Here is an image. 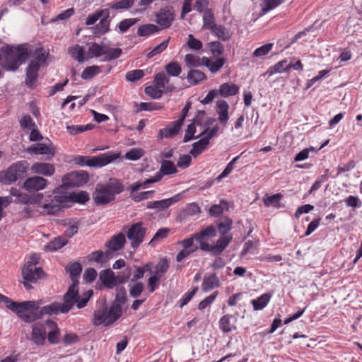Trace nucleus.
<instances>
[{
	"label": "nucleus",
	"instance_id": "052dcab7",
	"mask_svg": "<svg viewBox=\"0 0 362 362\" xmlns=\"http://www.w3.org/2000/svg\"><path fill=\"white\" fill-rule=\"evenodd\" d=\"M231 315H223L219 320V327L224 333L230 332L233 330V326L230 324Z\"/></svg>",
	"mask_w": 362,
	"mask_h": 362
},
{
	"label": "nucleus",
	"instance_id": "2eb2a0df",
	"mask_svg": "<svg viewBox=\"0 0 362 362\" xmlns=\"http://www.w3.org/2000/svg\"><path fill=\"white\" fill-rule=\"evenodd\" d=\"M49 182L40 176H33L28 177L23 183L25 189L29 193H37L47 187Z\"/></svg>",
	"mask_w": 362,
	"mask_h": 362
},
{
	"label": "nucleus",
	"instance_id": "f257e3e1",
	"mask_svg": "<svg viewBox=\"0 0 362 362\" xmlns=\"http://www.w3.org/2000/svg\"><path fill=\"white\" fill-rule=\"evenodd\" d=\"M75 285L69 288L64 295V303L54 302L49 305L43 306L40 310L35 309V313L24 316V322H31L37 319L42 317L45 315H57L59 313H67L76 304L78 309L84 308L90 297L93 295V290H88L83 293L81 299L76 298V291L74 290Z\"/></svg>",
	"mask_w": 362,
	"mask_h": 362
},
{
	"label": "nucleus",
	"instance_id": "603ef678",
	"mask_svg": "<svg viewBox=\"0 0 362 362\" xmlns=\"http://www.w3.org/2000/svg\"><path fill=\"white\" fill-rule=\"evenodd\" d=\"M286 0H263L262 4V12L263 14L276 8L284 4Z\"/></svg>",
	"mask_w": 362,
	"mask_h": 362
},
{
	"label": "nucleus",
	"instance_id": "4468645a",
	"mask_svg": "<svg viewBox=\"0 0 362 362\" xmlns=\"http://www.w3.org/2000/svg\"><path fill=\"white\" fill-rule=\"evenodd\" d=\"M232 240L230 235H221L217 240L216 245L204 244L202 247V250L211 252L214 256H219L224 250L228 247Z\"/></svg>",
	"mask_w": 362,
	"mask_h": 362
},
{
	"label": "nucleus",
	"instance_id": "4c0bfd02",
	"mask_svg": "<svg viewBox=\"0 0 362 362\" xmlns=\"http://www.w3.org/2000/svg\"><path fill=\"white\" fill-rule=\"evenodd\" d=\"M211 33L222 41H227L231 37L230 31L221 25H216L214 26L211 30Z\"/></svg>",
	"mask_w": 362,
	"mask_h": 362
},
{
	"label": "nucleus",
	"instance_id": "a211bd4d",
	"mask_svg": "<svg viewBox=\"0 0 362 362\" xmlns=\"http://www.w3.org/2000/svg\"><path fill=\"white\" fill-rule=\"evenodd\" d=\"M217 234L216 228L214 225H210L206 228L201 230L199 232L194 234L195 241L199 244V248L202 250V247L204 244H208L206 240L215 237Z\"/></svg>",
	"mask_w": 362,
	"mask_h": 362
},
{
	"label": "nucleus",
	"instance_id": "58836bf2",
	"mask_svg": "<svg viewBox=\"0 0 362 362\" xmlns=\"http://www.w3.org/2000/svg\"><path fill=\"white\" fill-rule=\"evenodd\" d=\"M110 21L108 18H102L99 23L92 28L93 33L95 36H100L107 33L110 30Z\"/></svg>",
	"mask_w": 362,
	"mask_h": 362
},
{
	"label": "nucleus",
	"instance_id": "4be33fe9",
	"mask_svg": "<svg viewBox=\"0 0 362 362\" xmlns=\"http://www.w3.org/2000/svg\"><path fill=\"white\" fill-rule=\"evenodd\" d=\"M69 272L70 274V277L73 281L72 284L69 287L71 288L73 286L75 285V289L76 291V298L78 299H81V296L79 294L78 292V278L80 276L81 272H82V266L78 262H74L70 264L69 267Z\"/></svg>",
	"mask_w": 362,
	"mask_h": 362
},
{
	"label": "nucleus",
	"instance_id": "cd10ccee",
	"mask_svg": "<svg viewBox=\"0 0 362 362\" xmlns=\"http://www.w3.org/2000/svg\"><path fill=\"white\" fill-rule=\"evenodd\" d=\"M238 91L239 87L232 83H223L219 86L218 90H217L218 95L223 98L235 95Z\"/></svg>",
	"mask_w": 362,
	"mask_h": 362
},
{
	"label": "nucleus",
	"instance_id": "8fccbe9b",
	"mask_svg": "<svg viewBox=\"0 0 362 362\" xmlns=\"http://www.w3.org/2000/svg\"><path fill=\"white\" fill-rule=\"evenodd\" d=\"M233 221L228 217L222 218L217 225V229L222 235H227V233L231 229Z\"/></svg>",
	"mask_w": 362,
	"mask_h": 362
},
{
	"label": "nucleus",
	"instance_id": "c85d7f7f",
	"mask_svg": "<svg viewBox=\"0 0 362 362\" xmlns=\"http://www.w3.org/2000/svg\"><path fill=\"white\" fill-rule=\"evenodd\" d=\"M203 63L211 73L218 72L224 65L226 59L224 58H218L214 61H211L206 57H202Z\"/></svg>",
	"mask_w": 362,
	"mask_h": 362
},
{
	"label": "nucleus",
	"instance_id": "338daca9",
	"mask_svg": "<svg viewBox=\"0 0 362 362\" xmlns=\"http://www.w3.org/2000/svg\"><path fill=\"white\" fill-rule=\"evenodd\" d=\"M20 126L23 130L31 129L36 127V124L32 117L29 115L23 116L20 120Z\"/></svg>",
	"mask_w": 362,
	"mask_h": 362
},
{
	"label": "nucleus",
	"instance_id": "13d9d810",
	"mask_svg": "<svg viewBox=\"0 0 362 362\" xmlns=\"http://www.w3.org/2000/svg\"><path fill=\"white\" fill-rule=\"evenodd\" d=\"M170 40V37H169L168 39L163 40L161 43L156 46L151 51L147 53V58L151 59L153 57L162 53L168 47Z\"/></svg>",
	"mask_w": 362,
	"mask_h": 362
},
{
	"label": "nucleus",
	"instance_id": "7c9ffc66",
	"mask_svg": "<svg viewBox=\"0 0 362 362\" xmlns=\"http://www.w3.org/2000/svg\"><path fill=\"white\" fill-rule=\"evenodd\" d=\"M272 296V293H263L256 299H252L250 303L253 306V309L255 310H263L270 301Z\"/></svg>",
	"mask_w": 362,
	"mask_h": 362
},
{
	"label": "nucleus",
	"instance_id": "423d86ee",
	"mask_svg": "<svg viewBox=\"0 0 362 362\" xmlns=\"http://www.w3.org/2000/svg\"><path fill=\"white\" fill-rule=\"evenodd\" d=\"M122 309H118L111 304L108 308L105 303L96 309L93 314V325L99 326L103 325L108 326L116 322L122 315Z\"/></svg>",
	"mask_w": 362,
	"mask_h": 362
},
{
	"label": "nucleus",
	"instance_id": "ea45409f",
	"mask_svg": "<svg viewBox=\"0 0 362 362\" xmlns=\"http://www.w3.org/2000/svg\"><path fill=\"white\" fill-rule=\"evenodd\" d=\"M105 46L104 44H98L96 42H92L88 47V57L89 58H98L105 54Z\"/></svg>",
	"mask_w": 362,
	"mask_h": 362
},
{
	"label": "nucleus",
	"instance_id": "412c9836",
	"mask_svg": "<svg viewBox=\"0 0 362 362\" xmlns=\"http://www.w3.org/2000/svg\"><path fill=\"white\" fill-rule=\"evenodd\" d=\"M32 173L42 175L46 177H50L55 173L54 165L48 163L36 162L33 163L30 168Z\"/></svg>",
	"mask_w": 362,
	"mask_h": 362
},
{
	"label": "nucleus",
	"instance_id": "09e8293b",
	"mask_svg": "<svg viewBox=\"0 0 362 362\" xmlns=\"http://www.w3.org/2000/svg\"><path fill=\"white\" fill-rule=\"evenodd\" d=\"M111 252L106 250L103 252L101 250L95 251L90 255V260L97 263H105L110 258Z\"/></svg>",
	"mask_w": 362,
	"mask_h": 362
},
{
	"label": "nucleus",
	"instance_id": "c756f323",
	"mask_svg": "<svg viewBox=\"0 0 362 362\" xmlns=\"http://www.w3.org/2000/svg\"><path fill=\"white\" fill-rule=\"evenodd\" d=\"M27 151L28 153H31L33 154H41V155H51L52 156H54V152L53 149L47 146L45 144L38 143L33 145L30 148L27 149Z\"/></svg>",
	"mask_w": 362,
	"mask_h": 362
},
{
	"label": "nucleus",
	"instance_id": "1a4fd4ad",
	"mask_svg": "<svg viewBox=\"0 0 362 362\" xmlns=\"http://www.w3.org/2000/svg\"><path fill=\"white\" fill-rule=\"evenodd\" d=\"M218 131V127L217 125L211 129H206L199 134V136H203V137L192 144V148L189 151V153L194 157H197L200 155L206 149L210 140L217 134Z\"/></svg>",
	"mask_w": 362,
	"mask_h": 362
},
{
	"label": "nucleus",
	"instance_id": "20e7f679",
	"mask_svg": "<svg viewBox=\"0 0 362 362\" xmlns=\"http://www.w3.org/2000/svg\"><path fill=\"white\" fill-rule=\"evenodd\" d=\"M0 50L6 55L7 71H16L30 56L28 49L23 45L17 46L7 45L1 47Z\"/></svg>",
	"mask_w": 362,
	"mask_h": 362
},
{
	"label": "nucleus",
	"instance_id": "f03ea898",
	"mask_svg": "<svg viewBox=\"0 0 362 362\" xmlns=\"http://www.w3.org/2000/svg\"><path fill=\"white\" fill-rule=\"evenodd\" d=\"M124 190V187L121 180L111 177L105 182L97 184L92 197L97 206H104L114 202L117 195Z\"/></svg>",
	"mask_w": 362,
	"mask_h": 362
},
{
	"label": "nucleus",
	"instance_id": "6e6d98bb",
	"mask_svg": "<svg viewBox=\"0 0 362 362\" xmlns=\"http://www.w3.org/2000/svg\"><path fill=\"white\" fill-rule=\"evenodd\" d=\"M177 172L176 167L172 161L163 160L161 162L160 170L158 173L161 175H171Z\"/></svg>",
	"mask_w": 362,
	"mask_h": 362
},
{
	"label": "nucleus",
	"instance_id": "6ab92c4d",
	"mask_svg": "<svg viewBox=\"0 0 362 362\" xmlns=\"http://www.w3.org/2000/svg\"><path fill=\"white\" fill-rule=\"evenodd\" d=\"M46 325L35 323L33 325L31 340L37 345H43L46 339Z\"/></svg>",
	"mask_w": 362,
	"mask_h": 362
},
{
	"label": "nucleus",
	"instance_id": "c03bdc74",
	"mask_svg": "<svg viewBox=\"0 0 362 362\" xmlns=\"http://www.w3.org/2000/svg\"><path fill=\"white\" fill-rule=\"evenodd\" d=\"M169 78L163 72L158 73L154 76L155 85L160 90H165L166 91L171 90L170 88L166 86L169 83Z\"/></svg>",
	"mask_w": 362,
	"mask_h": 362
},
{
	"label": "nucleus",
	"instance_id": "4d7b16f0",
	"mask_svg": "<svg viewBox=\"0 0 362 362\" xmlns=\"http://www.w3.org/2000/svg\"><path fill=\"white\" fill-rule=\"evenodd\" d=\"M240 156H238L233 158L226 165L223 172L216 178L217 182L221 181L223 178L228 176L234 169V164L238 161L240 158Z\"/></svg>",
	"mask_w": 362,
	"mask_h": 362
},
{
	"label": "nucleus",
	"instance_id": "a18cd8bd",
	"mask_svg": "<svg viewBox=\"0 0 362 362\" xmlns=\"http://www.w3.org/2000/svg\"><path fill=\"white\" fill-rule=\"evenodd\" d=\"M110 11L108 9H102L97 11L96 13L89 15L86 19V24L87 25H91L95 24L100 18H109Z\"/></svg>",
	"mask_w": 362,
	"mask_h": 362
},
{
	"label": "nucleus",
	"instance_id": "f3484780",
	"mask_svg": "<svg viewBox=\"0 0 362 362\" xmlns=\"http://www.w3.org/2000/svg\"><path fill=\"white\" fill-rule=\"evenodd\" d=\"M230 106L227 101L224 100H218L216 103L215 110L218 115V121L219 123L225 127L229 120Z\"/></svg>",
	"mask_w": 362,
	"mask_h": 362
},
{
	"label": "nucleus",
	"instance_id": "774afa93",
	"mask_svg": "<svg viewBox=\"0 0 362 362\" xmlns=\"http://www.w3.org/2000/svg\"><path fill=\"white\" fill-rule=\"evenodd\" d=\"M129 295L134 298H138L144 289V284L142 282H135L132 286L129 285Z\"/></svg>",
	"mask_w": 362,
	"mask_h": 362
},
{
	"label": "nucleus",
	"instance_id": "7ed1b4c3",
	"mask_svg": "<svg viewBox=\"0 0 362 362\" xmlns=\"http://www.w3.org/2000/svg\"><path fill=\"white\" fill-rule=\"evenodd\" d=\"M63 189L62 186L57 187L54 189L52 194L49 192H41L42 198L36 205L42 208L47 214L57 213L62 207L67 206L65 195L62 193Z\"/></svg>",
	"mask_w": 362,
	"mask_h": 362
},
{
	"label": "nucleus",
	"instance_id": "aec40b11",
	"mask_svg": "<svg viewBox=\"0 0 362 362\" xmlns=\"http://www.w3.org/2000/svg\"><path fill=\"white\" fill-rule=\"evenodd\" d=\"M99 279L104 286L108 289H112L117 286L116 274L110 269L100 271L99 273Z\"/></svg>",
	"mask_w": 362,
	"mask_h": 362
},
{
	"label": "nucleus",
	"instance_id": "9d476101",
	"mask_svg": "<svg viewBox=\"0 0 362 362\" xmlns=\"http://www.w3.org/2000/svg\"><path fill=\"white\" fill-rule=\"evenodd\" d=\"M38 257L33 255L25 264L22 269V275L24 281L35 282L40 279L44 272L42 268L37 267Z\"/></svg>",
	"mask_w": 362,
	"mask_h": 362
},
{
	"label": "nucleus",
	"instance_id": "5701e85b",
	"mask_svg": "<svg viewBox=\"0 0 362 362\" xmlns=\"http://www.w3.org/2000/svg\"><path fill=\"white\" fill-rule=\"evenodd\" d=\"M67 206L72 203L85 204L90 199L89 194L86 191L75 192L70 194L64 193Z\"/></svg>",
	"mask_w": 362,
	"mask_h": 362
},
{
	"label": "nucleus",
	"instance_id": "5fc2aeb1",
	"mask_svg": "<svg viewBox=\"0 0 362 362\" xmlns=\"http://www.w3.org/2000/svg\"><path fill=\"white\" fill-rule=\"evenodd\" d=\"M94 125L92 124H88L86 125H68L66 129L68 132L71 135H76L79 133H82L93 128Z\"/></svg>",
	"mask_w": 362,
	"mask_h": 362
},
{
	"label": "nucleus",
	"instance_id": "79ce46f5",
	"mask_svg": "<svg viewBox=\"0 0 362 362\" xmlns=\"http://www.w3.org/2000/svg\"><path fill=\"white\" fill-rule=\"evenodd\" d=\"M184 60L186 66L191 69L204 65L202 57L193 54H187Z\"/></svg>",
	"mask_w": 362,
	"mask_h": 362
},
{
	"label": "nucleus",
	"instance_id": "a878e982",
	"mask_svg": "<svg viewBox=\"0 0 362 362\" xmlns=\"http://www.w3.org/2000/svg\"><path fill=\"white\" fill-rule=\"evenodd\" d=\"M46 327L49 329L47 334H46L48 341L52 344H58L59 341L60 331L57 323L52 320H47Z\"/></svg>",
	"mask_w": 362,
	"mask_h": 362
},
{
	"label": "nucleus",
	"instance_id": "a19ab883",
	"mask_svg": "<svg viewBox=\"0 0 362 362\" xmlns=\"http://www.w3.org/2000/svg\"><path fill=\"white\" fill-rule=\"evenodd\" d=\"M291 69V65L286 59L277 62L274 66L268 69L267 74L270 76L274 74L287 72Z\"/></svg>",
	"mask_w": 362,
	"mask_h": 362
},
{
	"label": "nucleus",
	"instance_id": "864d4df0",
	"mask_svg": "<svg viewBox=\"0 0 362 362\" xmlns=\"http://www.w3.org/2000/svg\"><path fill=\"white\" fill-rule=\"evenodd\" d=\"M165 70L168 76L177 77L182 72V68L180 65L176 62H170L165 66Z\"/></svg>",
	"mask_w": 362,
	"mask_h": 362
},
{
	"label": "nucleus",
	"instance_id": "39448f33",
	"mask_svg": "<svg viewBox=\"0 0 362 362\" xmlns=\"http://www.w3.org/2000/svg\"><path fill=\"white\" fill-rule=\"evenodd\" d=\"M119 153L108 151L92 157L76 156L73 159V161L75 164L80 166L102 168L119 158Z\"/></svg>",
	"mask_w": 362,
	"mask_h": 362
},
{
	"label": "nucleus",
	"instance_id": "9b49d317",
	"mask_svg": "<svg viewBox=\"0 0 362 362\" xmlns=\"http://www.w3.org/2000/svg\"><path fill=\"white\" fill-rule=\"evenodd\" d=\"M146 228L142 221L132 224L127 231V237L132 248H137L144 240Z\"/></svg>",
	"mask_w": 362,
	"mask_h": 362
},
{
	"label": "nucleus",
	"instance_id": "0e129e2a",
	"mask_svg": "<svg viewBox=\"0 0 362 362\" xmlns=\"http://www.w3.org/2000/svg\"><path fill=\"white\" fill-rule=\"evenodd\" d=\"M136 22L137 20L136 18H126L119 22L117 27L119 30L120 33H124Z\"/></svg>",
	"mask_w": 362,
	"mask_h": 362
},
{
	"label": "nucleus",
	"instance_id": "e433bc0d",
	"mask_svg": "<svg viewBox=\"0 0 362 362\" xmlns=\"http://www.w3.org/2000/svg\"><path fill=\"white\" fill-rule=\"evenodd\" d=\"M216 25L212 10L206 8L203 12V29L211 30Z\"/></svg>",
	"mask_w": 362,
	"mask_h": 362
},
{
	"label": "nucleus",
	"instance_id": "2f4dec72",
	"mask_svg": "<svg viewBox=\"0 0 362 362\" xmlns=\"http://www.w3.org/2000/svg\"><path fill=\"white\" fill-rule=\"evenodd\" d=\"M68 240L64 236H58L45 246V250L54 252L66 245Z\"/></svg>",
	"mask_w": 362,
	"mask_h": 362
},
{
	"label": "nucleus",
	"instance_id": "680f3d73",
	"mask_svg": "<svg viewBox=\"0 0 362 362\" xmlns=\"http://www.w3.org/2000/svg\"><path fill=\"white\" fill-rule=\"evenodd\" d=\"M162 106L159 103L155 102H141L137 105L138 111H152L160 110Z\"/></svg>",
	"mask_w": 362,
	"mask_h": 362
},
{
	"label": "nucleus",
	"instance_id": "e2e57ef3",
	"mask_svg": "<svg viewBox=\"0 0 362 362\" xmlns=\"http://www.w3.org/2000/svg\"><path fill=\"white\" fill-rule=\"evenodd\" d=\"M132 275V268L127 267L125 269L119 272L116 275V280L117 283V286L120 284H124L129 279Z\"/></svg>",
	"mask_w": 362,
	"mask_h": 362
},
{
	"label": "nucleus",
	"instance_id": "b1692460",
	"mask_svg": "<svg viewBox=\"0 0 362 362\" xmlns=\"http://www.w3.org/2000/svg\"><path fill=\"white\" fill-rule=\"evenodd\" d=\"M126 242L125 235L119 233L105 243V246L109 249L108 251H118L123 248Z\"/></svg>",
	"mask_w": 362,
	"mask_h": 362
},
{
	"label": "nucleus",
	"instance_id": "473e14b6",
	"mask_svg": "<svg viewBox=\"0 0 362 362\" xmlns=\"http://www.w3.org/2000/svg\"><path fill=\"white\" fill-rule=\"evenodd\" d=\"M182 124L180 122L177 121L175 122H173L170 126L163 128L160 130V136L161 138H170L172 137L177 134H178L180 127Z\"/></svg>",
	"mask_w": 362,
	"mask_h": 362
},
{
	"label": "nucleus",
	"instance_id": "393cba45",
	"mask_svg": "<svg viewBox=\"0 0 362 362\" xmlns=\"http://www.w3.org/2000/svg\"><path fill=\"white\" fill-rule=\"evenodd\" d=\"M220 281L215 273L205 275L202 284V289L204 292H209L219 287Z\"/></svg>",
	"mask_w": 362,
	"mask_h": 362
},
{
	"label": "nucleus",
	"instance_id": "de8ad7c7",
	"mask_svg": "<svg viewBox=\"0 0 362 362\" xmlns=\"http://www.w3.org/2000/svg\"><path fill=\"white\" fill-rule=\"evenodd\" d=\"M105 52L102 62H109L119 58L122 51L120 48H110L105 46Z\"/></svg>",
	"mask_w": 362,
	"mask_h": 362
},
{
	"label": "nucleus",
	"instance_id": "49530a36",
	"mask_svg": "<svg viewBox=\"0 0 362 362\" xmlns=\"http://www.w3.org/2000/svg\"><path fill=\"white\" fill-rule=\"evenodd\" d=\"M84 53L85 51L83 47L79 45H75L69 49V54L73 59L78 62H83L84 61Z\"/></svg>",
	"mask_w": 362,
	"mask_h": 362
},
{
	"label": "nucleus",
	"instance_id": "c9c22d12",
	"mask_svg": "<svg viewBox=\"0 0 362 362\" xmlns=\"http://www.w3.org/2000/svg\"><path fill=\"white\" fill-rule=\"evenodd\" d=\"M206 78L204 73L197 69H191L187 74V79L193 86L197 85Z\"/></svg>",
	"mask_w": 362,
	"mask_h": 362
},
{
	"label": "nucleus",
	"instance_id": "ddd939ff",
	"mask_svg": "<svg viewBox=\"0 0 362 362\" xmlns=\"http://www.w3.org/2000/svg\"><path fill=\"white\" fill-rule=\"evenodd\" d=\"M156 22L160 30L170 28L175 19V12L173 7L167 6L160 8L156 13Z\"/></svg>",
	"mask_w": 362,
	"mask_h": 362
},
{
	"label": "nucleus",
	"instance_id": "3c124183",
	"mask_svg": "<svg viewBox=\"0 0 362 362\" xmlns=\"http://www.w3.org/2000/svg\"><path fill=\"white\" fill-rule=\"evenodd\" d=\"M100 72V67L96 65L88 66L81 73V78L84 80H91Z\"/></svg>",
	"mask_w": 362,
	"mask_h": 362
},
{
	"label": "nucleus",
	"instance_id": "dca6fc26",
	"mask_svg": "<svg viewBox=\"0 0 362 362\" xmlns=\"http://www.w3.org/2000/svg\"><path fill=\"white\" fill-rule=\"evenodd\" d=\"M181 199V194H177L175 196L159 201H151L146 203V207L149 209H156L158 211L165 210L172 204L179 202Z\"/></svg>",
	"mask_w": 362,
	"mask_h": 362
},
{
	"label": "nucleus",
	"instance_id": "bb28decb",
	"mask_svg": "<svg viewBox=\"0 0 362 362\" xmlns=\"http://www.w3.org/2000/svg\"><path fill=\"white\" fill-rule=\"evenodd\" d=\"M42 198L41 192L27 194L21 192L14 202L23 204H36Z\"/></svg>",
	"mask_w": 362,
	"mask_h": 362
},
{
	"label": "nucleus",
	"instance_id": "6e6552de",
	"mask_svg": "<svg viewBox=\"0 0 362 362\" xmlns=\"http://www.w3.org/2000/svg\"><path fill=\"white\" fill-rule=\"evenodd\" d=\"M28 163L26 160L18 161L10 165L7 170L0 172V182L11 185L25 177Z\"/></svg>",
	"mask_w": 362,
	"mask_h": 362
},
{
	"label": "nucleus",
	"instance_id": "72a5a7b5",
	"mask_svg": "<svg viewBox=\"0 0 362 362\" xmlns=\"http://www.w3.org/2000/svg\"><path fill=\"white\" fill-rule=\"evenodd\" d=\"M160 28L154 24L147 23L140 25L137 30V34L141 37H146L158 33Z\"/></svg>",
	"mask_w": 362,
	"mask_h": 362
},
{
	"label": "nucleus",
	"instance_id": "bf43d9fd",
	"mask_svg": "<svg viewBox=\"0 0 362 362\" xmlns=\"http://www.w3.org/2000/svg\"><path fill=\"white\" fill-rule=\"evenodd\" d=\"M228 204L225 200H221L219 204L213 205L210 209L209 213L213 216H217L223 212V210H228Z\"/></svg>",
	"mask_w": 362,
	"mask_h": 362
},
{
	"label": "nucleus",
	"instance_id": "37998d69",
	"mask_svg": "<svg viewBox=\"0 0 362 362\" xmlns=\"http://www.w3.org/2000/svg\"><path fill=\"white\" fill-rule=\"evenodd\" d=\"M127 301V291L124 287H120L117 288L116 295L114 301L112 305L117 308L118 309H122V306L125 304Z\"/></svg>",
	"mask_w": 362,
	"mask_h": 362
},
{
	"label": "nucleus",
	"instance_id": "69168bd1",
	"mask_svg": "<svg viewBox=\"0 0 362 362\" xmlns=\"http://www.w3.org/2000/svg\"><path fill=\"white\" fill-rule=\"evenodd\" d=\"M134 5V0H120L110 4V7L115 10L128 9Z\"/></svg>",
	"mask_w": 362,
	"mask_h": 362
},
{
	"label": "nucleus",
	"instance_id": "f8f14e48",
	"mask_svg": "<svg viewBox=\"0 0 362 362\" xmlns=\"http://www.w3.org/2000/svg\"><path fill=\"white\" fill-rule=\"evenodd\" d=\"M89 180L88 174L83 171H73L65 175L62 178L63 185L66 187H81Z\"/></svg>",
	"mask_w": 362,
	"mask_h": 362
},
{
	"label": "nucleus",
	"instance_id": "f704fd0d",
	"mask_svg": "<svg viewBox=\"0 0 362 362\" xmlns=\"http://www.w3.org/2000/svg\"><path fill=\"white\" fill-rule=\"evenodd\" d=\"M283 196L281 194L278 193L273 195L265 194L263 197L264 204L269 207L273 206L276 209H279L282 207L280 201L282 199Z\"/></svg>",
	"mask_w": 362,
	"mask_h": 362
},
{
	"label": "nucleus",
	"instance_id": "0eeeda50",
	"mask_svg": "<svg viewBox=\"0 0 362 362\" xmlns=\"http://www.w3.org/2000/svg\"><path fill=\"white\" fill-rule=\"evenodd\" d=\"M0 303H4L6 308L16 313L24 321V316L35 313V309L39 308L37 301H23L21 303L13 301L9 298L0 295Z\"/></svg>",
	"mask_w": 362,
	"mask_h": 362
}]
</instances>
